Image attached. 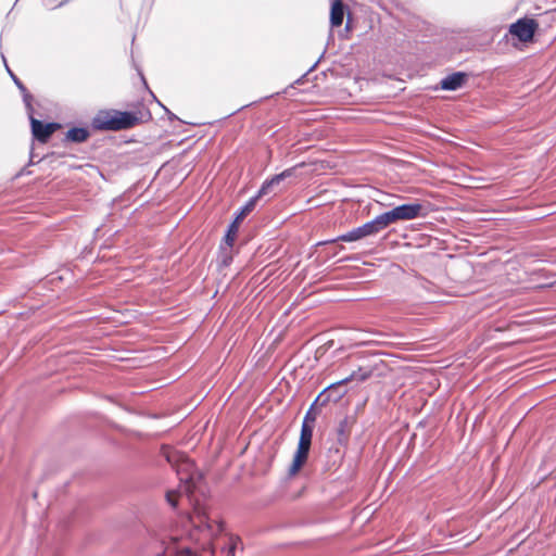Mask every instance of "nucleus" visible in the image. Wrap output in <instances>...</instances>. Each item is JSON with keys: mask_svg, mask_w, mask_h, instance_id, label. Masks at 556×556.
Segmentation results:
<instances>
[{"mask_svg": "<svg viewBox=\"0 0 556 556\" xmlns=\"http://www.w3.org/2000/svg\"><path fill=\"white\" fill-rule=\"evenodd\" d=\"M377 233H379V230L377 228L375 220L372 219V220H369V222L363 224L359 227L353 228L352 230L338 236L334 239L319 242L318 245H323V244H327V243H334V242H339V241L354 242V241L362 240L366 237L375 236Z\"/></svg>", "mask_w": 556, "mask_h": 556, "instance_id": "obj_5", "label": "nucleus"}, {"mask_svg": "<svg viewBox=\"0 0 556 556\" xmlns=\"http://www.w3.org/2000/svg\"><path fill=\"white\" fill-rule=\"evenodd\" d=\"M239 224L240 223L233 220L229 225L228 230L225 235L224 241H225L226 245H228L229 248H232V245H233V242L236 240V237H237V233L239 230Z\"/></svg>", "mask_w": 556, "mask_h": 556, "instance_id": "obj_16", "label": "nucleus"}, {"mask_svg": "<svg viewBox=\"0 0 556 556\" xmlns=\"http://www.w3.org/2000/svg\"><path fill=\"white\" fill-rule=\"evenodd\" d=\"M539 24L533 18H519L509 26V33L517 37L521 42L532 41Z\"/></svg>", "mask_w": 556, "mask_h": 556, "instance_id": "obj_6", "label": "nucleus"}, {"mask_svg": "<svg viewBox=\"0 0 556 556\" xmlns=\"http://www.w3.org/2000/svg\"><path fill=\"white\" fill-rule=\"evenodd\" d=\"M31 132L34 137L40 142H47L52 134L60 128L58 123H42L30 115Z\"/></svg>", "mask_w": 556, "mask_h": 556, "instance_id": "obj_8", "label": "nucleus"}, {"mask_svg": "<svg viewBox=\"0 0 556 556\" xmlns=\"http://www.w3.org/2000/svg\"><path fill=\"white\" fill-rule=\"evenodd\" d=\"M356 422V418L353 415L345 416L342 420H340L337 428L338 442L341 445H345L349 442V438L352 431L353 426Z\"/></svg>", "mask_w": 556, "mask_h": 556, "instance_id": "obj_9", "label": "nucleus"}, {"mask_svg": "<svg viewBox=\"0 0 556 556\" xmlns=\"http://www.w3.org/2000/svg\"><path fill=\"white\" fill-rule=\"evenodd\" d=\"M294 168H287L280 174H277L273 176L270 179H267L263 182L261 189L258 190L257 194L252 197L239 211L237 214L235 220L238 223H241L255 207L257 201L263 195L268 194L269 189L274 186L280 184L282 180H285L288 177H291L293 175Z\"/></svg>", "mask_w": 556, "mask_h": 556, "instance_id": "obj_4", "label": "nucleus"}, {"mask_svg": "<svg viewBox=\"0 0 556 556\" xmlns=\"http://www.w3.org/2000/svg\"><path fill=\"white\" fill-rule=\"evenodd\" d=\"M467 79V74L463 72H455L444 77L440 85L443 90L454 91L460 88Z\"/></svg>", "mask_w": 556, "mask_h": 556, "instance_id": "obj_11", "label": "nucleus"}, {"mask_svg": "<svg viewBox=\"0 0 556 556\" xmlns=\"http://www.w3.org/2000/svg\"><path fill=\"white\" fill-rule=\"evenodd\" d=\"M314 405L315 404L313 403L311 408L306 412L302 425H306V426L314 428V424L316 420V416L312 413Z\"/></svg>", "mask_w": 556, "mask_h": 556, "instance_id": "obj_19", "label": "nucleus"}, {"mask_svg": "<svg viewBox=\"0 0 556 556\" xmlns=\"http://www.w3.org/2000/svg\"><path fill=\"white\" fill-rule=\"evenodd\" d=\"M222 257H223L222 263L224 266H228L232 260L231 255L226 253L225 251H223Z\"/></svg>", "mask_w": 556, "mask_h": 556, "instance_id": "obj_22", "label": "nucleus"}, {"mask_svg": "<svg viewBox=\"0 0 556 556\" xmlns=\"http://www.w3.org/2000/svg\"><path fill=\"white\" fill-rule=\"evenodd\" d=\"M344 17V4L341 0H334L330 11V24L332 27L341 26Z\"/></svg>", "mask_w": 556, "mask_h": 556, "instance_id": "obj_14", "label": "nucleus"}, {"mask_svg": "<svg viewBox=\"0 0 556 556\" xmlns=\"http://www.w3.org/2000/svg\"><path fill=\"white\" fill-rule=\"evenodd\" d=\"M313 429L309 426L302 425L299 444L311 446L313 438Z\"/></svg>", "mask_w": 556, "mask_h": 556, "instance_id": "obj_18", "label": "nucleus"}, {"mask_svg": "<svg viewBox=\"0 0 556 556\" xmlns=\"http://www.w3.org/2000/svg\"><path fill=\"white\" fill-rule=\"evenodd\" d=\"M371 374L372 370L361 367L357 370H354L349 377H345L344 379H348V382L353 380L365 381L371 376Z\"/></svg>", "mask_w": 556, "mask_h": 556, "instance_id": "obj_17", "label": "nucleus"}, {"mask_svg": "<svg viewBox=\"0 0 556 556\" xmlns=\"http://www.w3.org/2000/svg\"><path fill=\"white\" fill-rule=\"evenodd\" d=\"M23 94V100H24V103H25V106L27 109V112H28V115H33V105H31V101H33V96L26 90V92H22Z\"/></svg>", "mask_w": 556, "mask_h": 556, "instance_id": "obj_20", "label": "nucleus"}, {"mask_svg": "<svg viewBox=\"0 0 556 556\" xmlns=\"http://www.w3.org/2000/svg\"><path fill=\"white\" fill-rule=\"evenodd\" d=\"M348 379H341L325 388L314 401V404L320 403L321 406L327 405L329 402H339L346 393L348 390L344 386Z\"/></svg>", "mask_w": 556, "mask_h": 556, "instance_id": "obj_7", "label": "nucleus"}, {"mask_svg": "<svg viewBox=\"0 0 556 556\" xmlns=\"http://www.w3.org/2000/svg\"><path fill=\"white\" fill-rule=\"evenodd\" d=\"M8 73L12 77L14 84L17 86V88L21 90V92H26V87L24 84L14 75V73L7 66Z\"/></svg>", "mask_w": 556, "mask_h": 556, "instance_id": "obj_21", "label": "nucleus"}, {"mask_svg": "<svg viewBox=\"0 0 556 556\" xmlns=\"http://www.w3.org/2000/svg\"><path fill=\"white\" fill-rule=\"evenodd\" d=\"M311 446L298 444L293 462L289 468V475L294 476L306 463Z\"/></svg>", "mask_w": 556, "mask_h": 556, "instance_id": "obj_12", "label": "nucleus"}, {"mask_svg": "<svg viewBox=\"0 0 556 556\" xmlns=\"http://www.w3.org/2000/svg\"><path fill=\"white\" fill-rule=\"evenodd\" d=\"M166 459L176 469L179 479L178 490H169L166 493V501L172 507L177 506V498L186 496L188 502L193 506V515L195 516V505L207 510L205 504H201L200 500L195 497V493L201 491V483L203 480L202 475L195 469L194 463L184 454L176 452H168Z\"/></svg>", "mask_w": 556, "mask_h": 556, "instance_id": "obj_2", "label": "nucleus"}, {"mask_svg": "<svg viewBox=\"0 0 556 556\" xmlns=\"http://www.w3.org/2000/svg\"><path fill=\"white\" fill-rule=\"evenodd\" d=\"M89 136L90 132L87 128L74 127L66 132L65 139L71 142L80 143L86 141L89 138Z\"/></svg>", "mask_w": 556, "mask_h": 556, "instance_id": "obj_15", "label": "nucleus"}, {"mask_svg": "<svg viewBox=\"0 0 556 556\" xmlns=\"http://www.w3.org/2000/svg\"><path fill=\"white\" fill-rule=\"evenodd\" d=\"M185 534L173 535L162 553L156 556H214L220 548L224 556H235L239 538H218L224 526L217 516L195 505V516H190L185 526Z\"/></svg>", "mask_w": 556, "mask_h": 556, "instance_id": "obj_1", "label": "nucleus"}, {"mask_svg": "<svg viewBox=\"0 0 556 556\" xmlns=\"http://www.w3.org/2000/svg\"><path fill=\"white\" fill-rule=\"evenodd\" d=\"M394 208L401 220H410L420 216L422 205L420 203H406Z\"/></svg>", "mask_w": 556, "mask_h": 556, "instance_id": "obj_10", "label": "nucleus"}, {"mask_svg": "<svg viewBox=\"0 0 556 556\" xmlns=\"http://www.w3.org/2000/svg\"><path fill=\"white\" fill-rule=\"evenodd\" d=\"M139 118L131 112L101 110L91 119V126L97 130H123L135 126Z\"/></svg>", "mask_w": 556, "mask_h": 556, "instance_id": "obj_3", "label": "nucleus"}, {"mask_svg": "<svg viewBox=\"0 0 556 556\" xmlns=\"http://www.w3.org/2000/svg\"><path fill=\"white\" fill-rule=\"evenodd\" d=\"M374 220H375L377 228L380 232L383 229H386L389 225L394 224L401 219L399 218L395 208H392L388 212H384V213L376 216L374 218Z\"/></svg>", "mask_w": 556, "mask_h": 556, "instance_id": "obj_13", "label": "nucleus"}]
</instances>
